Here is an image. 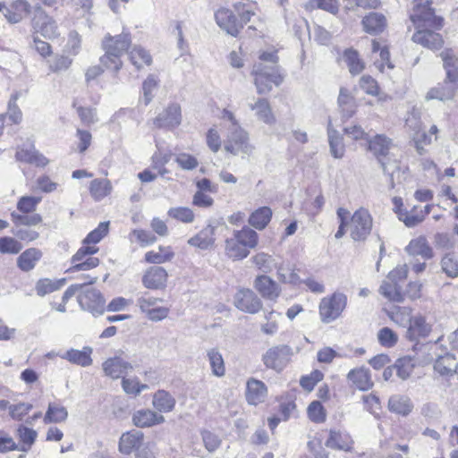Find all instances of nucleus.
I'll return each instance as SVG.
<instances>
[{
    "label": "nucleus",
    "mask_w": 458,
    "mask_h": 458,
    "mask_svg": "<svg viewBox=\"0 0 458 458\" xmlns=\"http://www.w3.org/2000/svg\"><path fill=\"white\" fill-rule=\"evenodd\" d=\"M352 440L350 435L344 431L331 430L326 441V445L330 448L348 451L351 449Z\"/></svg>",
    "instance_id": "nucleus-30"
},
{
    "label": "nucleus",
    "mask_w": 458,
    "mask_h": 458,
    "mask_svg": "<svg viewBox=\"0 0 458 458\" xmlns=\"http://www.w3.org/2000/svg\"><path fill=\"white\" fill-rule=\"evenodd\" d=\"M12 218L16 227H20L21 225L24 226H31L36 225L41 223L42 217L39 214H16L15 212L12 213Z\"/></svg>",
    "instance_id": "nucleus-58"
},
{
    "label": "nucleus",
    "mask_w": 458,
    "mask_h": 458,
    "mask_svg": "<svg viewBox=\"0 0 458 458\" xmlns=\"http://www.w3.org/2000/svg\"><path fill=\"white\" fill-rule=\"evenodd\" d=\"M330 153L335 158H342L344 155L345 148L342 135L328 125L327 128Z\"/></svg>",
    "instance_id": "nucleus-39"
},
{
    "label": "nucleus",
    "mask_w": 458,
    "mask_h": 458,
    "mask_svg": "<svg viewBox=\"0 0 458 458\" xmlns=\"http://www.w3.org/2000/svg\"><path fill=\"white\" fill-rule=\"evenodd\" d=\"M412 40L432 50L439 49L444 43L440 34L429 30H418L413 34Z\"/></svg>",
    "instance_id": "nucleus-24"
},
{
    "label": "nucleus",
    "mask_w": 458,
    "mask_h": 458,
    "mask_svg": "<svg viewBox=\"0 0 458 458\" xmlns=\"http://www.w3.org/2000/svg\"><path fill=\"white\" fill-rule=\"evenodd\" d=\"M271 217L272 210L268 207H262L258 208L250 215L249 223L254 228L262 230L270 222Z\"/></svg>",
    "instance_id": "nucleus-41"
},
{
    "label": "nucleus",
    "mask_w": 458,
    "mask_h": 458,
    "mask_svg": "<svg viewBox=\"0 0 458 458\" xmlns=\"http://www.w3.org/2000/svg\"><path fill=\"white\" fill-rule=\"evenodd\" d=\"M151 403L158 413H169L174 410L176 400L169 392L160 389L153 394Z\"/></svg>",
    "instance_id": "nucleus-21"
},
{
    "label": "nucleus",
    "mask_w": 458,
    "mask_h": 458,
    "mask_svg": "<svg viewBox=\"0 0 458 458\" xmlns=\"http://www.w3.org/2000/svg\"><path fill=\"white\" fill-rule=\"evenodd\" d=\"M225 250L226 256L233 260L243 259L250 254V250L241 245L233 236L225 240Z\"/></svg>",
    "instance_id": "nucleus-40"
},
{
    "label": "nucleus",
    "mask_w": 458,
    "mask_h": 458,
    "mask_svg": "<svg viewBox=\"0 0 458 458\" xmlns=\"http://www.w3.org/2000/svg\"><path fill=\"white\" fill-rule=\"evenodd\" d=\"M121 385L123 392L132 397H137L141 392L148 389V386L141 383L136 377L123 376L122 377Z\"/></svg>",
    "instance_id": "nucleus-38"
},
{
    "label": "nucleus",
    "mask_w": 458,
    "mask_h": 458,
    "mask_svg": "<svg viewBox=\"0 0 458 458\" xmlns=\"http://www.w3.org/2000/svg\"><path fill=\"white\" fill-rule=\"evenodd\" d=\"M411 20L414 24L418 23V28L421 26H428L436 29L442 27V18L435 15L433 10L429 7H418L414 10L413 13L411 14Z\"/></svg>",
    "instance_id": "nucleus-15"
},
{
    "label": "nucleus",
    "mask_w": 458,
    "mask_h": 458,
    "mask_svg": "<svg viewBox=\"0 0 458 458\" xmlns=\"http://www.w3.org/2000/svg\"><path fill=\"white\" fill-rule=\"evenodd\" d=\"M391 144V140L381 134L376 135L369 141V148L377 157L384 172H386L385 158L389 153Z\"/></svg>",
    "instance_id": "nucleus-18"
},
{
    "label": "nucleus",
    "mask_w": 458,
    "mask_h": 458,
    "mask_svg": "<svg viewBox=\"0 0 458 458\" xmlns=\"http://www.w3.org/2000/svg\"><path fill=\"white\" fill-rule=\"evenodd\" d=\"M267 386L266 384L254 377L246 382L245 398L250 405L257 406L263 403L267 397Z\"/></svg>",
    "instance_id": "nucleus-11"
},
{
    "label": "nucleus",
    "mask_w": 458,
    "mask_h": 458,
    "mask_svg": "<svg viewBox=\"0 0 458 458\" xmlns=\"http://www.w3.org/2000/svg\"><path fill=\"white\" fill-rule=\"evenodd\" d=\"M338 106L344 117H352L356 109L355 98L348 89L342 88L338 97Z\"/></svg>",
    "instance_id": "nucleus-37"
},
{
    "label": "nucleus",
    "mask_w": 458,
    "mask_h": 458,
    "mask_svg": "<svg viewBox=\"0 0 458 458\" xmlns=\"http://www.w3.org/2000/svg\"><path fill=\"white\" fill-rule=\"evenodd\" d=\"M361 24L367 33L376 35L383 32L386 29V18L382 13L373 12L362 19Z\"/></svg>",
    "instance_id": "nucleus-27"
},
{
    "label": "nucleus",
    "mask_w": 458,
    "mask_h": 458,
    "mask_svg": "<svg viewBox=\"0 0 458 458\" xmlns=\"http://www.w3.org/2000/svg\"><path fill=\"white\" fill-rule=\"evenodd\" d=\"M92 352L93 350L91 347L84 346L81 350L70 349L64 353H62L60 357L72 364L81 367H89L93 362L91 358Z\"/></svg>",
    "instance_id": "nucleus-23"
},
{
    "label": "nucleus",
    "mask_w": 458,
    "mask_h": 458,
    "mask_svg": "<svg viewBox=\"0 0 458 458\" xmlns=\"http://www.w3.org/2000/svg\"><path fill=\"white\" fill-rule=\"evenodd\" d=\"M347 379L352 386L360 391H367L373 386L370 373L366 368H356L349 371Z\"/></svg>",
    "instance_id": "nucleus-20"
},
{
    "label": "nucleus",
    "mask_w": 458,
    "mask_h": 458,
    "mask_svg": "<svg viewBox=\"0 0 458 458\" xmlns=\"http://www.w3.org/2000/svg\"><path fill=\"white\" fill-rule=\"evenodd\" d=\"M413 408V404L409 397L403 395H393L388 401V409L390 411L402 415H409Z\"/></svg>",
    "instance_id": "nucleus-32"
},
{
    "label": "nucleus",
    "mask_w": 458,
    "mask_h": 458,
    "mask_svg": "<svg viewBox=\"0 0 458 458\" xmlns=\"http://www.w3.org/2000/svg\"><path fill=\"white\" fill-rule=\"evenodd\" d=\"M248 106L255 112L258 120L267 125H273L276 123V117L272 112L271 106L266 98H258L255 103H249Z\"/></svg>",
    "instance_id": "nucleus-25"
},
{
    "label": "nucleus",
    "mask_w": 458,
    "mask_h": 458,
    "mask_svg": "<svg viewBox=\"0 0 458 458\" xmlns=\"http://www.w3.org/2000/svg\"><path fill=\"white\" fill-rule=\"evenodd\" d=\"M235 306L243 312L255 314L262 307L260 299L250 289L240 290L234 297Z\"/></svg>",
    "instance_id": "nucleus-9"
},
{
    "label": "nucleus",
    "mask_w": 458,
    "mask_h": 458,
    "mask_svg": "<svg viewBox=\"0 0 458 458\" xmlns=\"http://www.w3.org/2000/svg\"><path fill=\"white\" fill-rule=\"evenodd\" d=\"M455 359L450 354L440 357L434 364L435 371L444 377L453 376L455 373Z\"/></svg>",
    "instance_id": "nucleus-42"
},
{
    "label": "nucleus",
    "mask_w": 458,
    "mask_h": 458,
    "mask_svg": "<svg viewBox=\"0 0 458 458\" xmlns=\"http://www.w3.org/2000/svg\"><path fill=\"white\" fill-rule=\"evenodd\" d=\"M215 19L217 25L232 36H237L242 23L239 22L233 12L227 8H220L215 13Z\"/></svg>",
    "instance_id": "nucleus-13"
},
{
    "label": "nucleus",
    "mask_w": 458,
    "mask_h": 458,
    "mask_svg": "<svg viewBox=\"0 0 458 458\" xmlns=\"http://www.w3.org/2000/svg\"><path fill=\"white\" fill-rule=\"evenodd\" d=\"M215 240V227L208 225L196 235L190 238L188 244L201 250H208L214 245Z\"/></svg>",
    "instance_id": "nucleus-28"
},
{
    "label": "nucleus",
    "mask_w": 458,
    "mask_h": 458,
    "mask_svg": "<svg viewBox=\"0 0 458 458\" xmlns=\"http://www.w3.org/2000/svg\"><path fill=\"white\" fill-rule=\"evenodd\" d=\"M402 220L407 227H414L423 221V215L420 212V207L414 206L410 211L401 214Z\"/></svg>",
    "instance_id": "nucleus-62"
},
{
    "label": "nucleus",
    "mask_w": 458,
    "mask_h": 458,
    "mask_svg": "<svg viewBox=\"0 0 458 458\" xmlns=\"http://www.w3.org/2000/svg\"><path fill=\"white\" fill-rule=\"evenodd\" d=\"M458 89V85L449 81L448 84V90L447 91H442L443 87H435L432 88L427 93L425 98L426 100H432V99H438L441 101L451 99L455 90Z\"/></svg>",
    "instance_id": "nucleus-53"
},
{
    "label": "nucleus",
    "mask_w": 458,
    "mask_h": 458,
    "mask_svg": "<svg viewBox=\"0 0 458 458\" xmlns=\"http://www.w3.org/2000/svg\"><path fill=\"white\" fill-rule=\"evenodd\" d=\"M130 58L137 69L144 65H149L152 62L150 55L141 47H134L130 52Z\"/></svg>",
    "instance_id": "nucleus-54"
},
{
    "label": "nucleus",
    "mask_w": 458,
    "mask_h": 458,
    "mask_svg": "<svg viewBox=\"0 0 458 458\" xmlns=\"http://www.w3.org/2000/svg\"><path fill=\"white\" fill-rule=\"evenodd\" d=\"M344 59L348 66L349 72L352 75L360 73L365 68V64L360 58L358 52L353 49L345 50Z\"/></svg>",
    "instance_id": "nucleus-45"
},
{
    "label": "nucleus",
    "mask_w": 458,
    "mask_h": 458,
    "mask_svg": "<svg viewBox=\"0 0 458 458\" xmlns=\"http://www.w3.org/2000/svg\"><path fill=\"white\" fill-rule=\"evenodd\" d=\"M200 437L203 445L208 453H215L222 445L221 437L211 430L202 429Z\"/></svg>",
    "instance_id": "nucleus-51"
},
{
    "label": "nucleus",
    "mask_w": 458,
    "mask_h": 458,
    "mask_svg": "<svg viewBox=\"0 0 458 458\" xmlns=\"http://www.w3.org/2000/svg\"><path fill=\"white\" fill-rule=\"evenodd\" d=\"M251 74L259 94L269 92L273 86H279L283 82L278 65H267L257 63L253 65Z\"/></svg>",
    "instance_id": "nucleus-2"
},
{
    "label": "nucleus",
    "mask_w": 458,
    "mask_h": 458,
    "mask_svg": "<svg viewBox=\"0 0 458 458\" xmlns=\"http://www.w3.org/2000/svg\"><path fill=\"white\" fill-rule=\"evenodd\" d=\"M431 328V323L428 322L425 317H408L406 335L410 340H417L428 335Z\"/></svg>",
    "instance_id": "nucleus-19"
},
{
    "label": "nucleus",
    "mask_w": 458,
    "mask_h": 458,
    "mask_svg": "<svg viewBox=\"0 0 458 458\" xmlns=\"http://www.w3.org/2000/svg\"><path fill=\"white\" fill-rule=\"evenodd\" d=\"M163 301L156 299H143L140 301V310L148 315H165L169 310L168 308L161 305Z\"/></svg>",
    "instance_id": "nucleus-46"
},
{
    "label": "nucleus",
    "mask_w": 458,
    "mask_h": 458,
    "mask_svg": "<svg viewBox=\"0 0 458 458\" xmlns=\"http://www.w3.org/2000/svg\"><path fill=\"white\" fill-rule=\"evenodd\" d=\"M307 413L309 419L316 423H322L327 418L326 410L318 401H313L310 403Z\"/></svg>",
    "instance_id": "nucleus-57"
},
{
    "label": "nucleus",
    "mask_w": 458,
    "mask_h": 458,
    "mask_svg": "<svg viewBox=\"0 0 458 458\" xmlns=\"http://www.w3.org/2000/svg\"><path fill=\"white\" fill-rule=\"evenodd\" d=\"M442 270L449 277L458 276V259L454 254H446L441 260Z\"/></svg>",
    "instance_id": "nucleus-60"
},
{
    "label": "nucleus",
    "mask_w": 458,
    "mask_h": 458,
    "mask_svg": "<svg viewBox=\"0 0 458 458\" xmlns=\"http://www.w3.org/2000/svg\"><path fill=\"white\" fill-rule=\"evenodd\" d=\"M174 255L171 247L160 246L158 250L148 251L145 254V260L148 263L161 264L170 261L174 258Z\"/></svg>",
    "instance_id": "nucleus-48"
},
{
    "label": "nucleus",
    "mask_w": 458,
    "mask_h": 458,
    "mask_svg": "<svg viewBox=\"0 0 458 458\" xmlns=\"http://www.w3.org/2000/svg\"><path fill=\"white\" fill-rule=\"evenodd\" d=\"M182 123L181 106L178 104H171L163 110L155 119L154 124L158 128L174 129Z\"/></svg>",
    "instance_id": "nucleus-12"
},
{
    "label": "nucleus",
    "mask_w": 458,
    "mask_h": 458,
    "mask_svg": "<svg viewBox=\"0 0 458 458\" xmlns=\"http://www.w3.org/2000/svg\"><path fill=\"white\" fill-rule=\"evenodd\" d=\"M347 305V296L341 292L324 297L319 302L320 315H341Z\"/></svg>",
    "instance_id": "nucleus-7"
},
{
    "label": "nucleus",
    "mask_w": 458,
    "mask_h": 458,
    "mask_svg": "<svg viewBox=\"0 0 458 458\" xmlns=\"http://www.w3.org/2000/svg\"><path fill=\"white\" fill-rule=\"evenodd\" d=\"M113 187L111 182L107 179H94L89 184V192L96 201H100L110 195Z\"/></svg>",
    "instance_id": "nucleus-34"
},
{
    "label": "nucleus",
    "mask_w": 458,
    "mask_h": 458,
    "mask_svg": "<svg viewBox=\"0 0 458 458\" xmlns=\"http://www.w3.org/2000/svg\"><path fill=\"white\" fill-rule=\"evenodd\" d=\"M22 249V245L14 238H0V252L3 254H17Z\"/></svg>",
    "instance_id": "nucleus-61"
},
{
    "label": "nucleus",
    "mask_w": 458,
    "mask_h": 458,
    "mask_svg": "<svg viewBox=\"0 0 458 458\" xmlns=\"http://www.w3.org/2000/svg\"><path fill=\"white\" fill-rule=\"evenodd\" d=\"M293 355V352L290 346L278 345L269 348L263 355L262 360L267 368L281 372L290 363Z\"/></svg>",
    "instance_id": "nucleus-5"
},
{
    "label": "nucleus",
    "mask_w": 458,
    "mask_h": 458,
    "mask_svg": "<svg viewBox=\"0 0 458 458\" xmlns=\"http://www.w3.org/2000/svg\"><path fill=\"white\" fill-rule=\"evenodd\" d=\"M254 264L264 273H269L277 267L276 259L264 252H259L253 257Z\"/></svg>",
    "instance_id": "nucleus-55"
},
{
    "label": "nucleus",
    "mask_w": 458,
    "mask_h": 458,
    "mask_svg": "<svg viewBox=\"0 0 458 458\" xmlns=\"http://www.w3.org/2000/svg\"><path fill=\"white\" fill-rule=\"evenodd\" d=\"M372 229V217L369 210L360 208L356 210L349 223L350 235L353 241H364L370 234Z\"/></svg>",
    "instance_id": "nucleus-4"
},
{
    "label": "nucleus",
    "mask_w": 458,
    "mask_h": 458,
    "mask_svg": "<svg viewBox=\"0 0 458 458\" xmlns=\"http://www.w3.org/2000/svg\"><path fill=\"white\" fill-rule=\"evenodd\" d=\"M413 360L410 357H403L399 360L394 364V369H396L397 376L402 379H407L412 373L414 369Z\"/></svg>",
    "instance_id": "nucleus-56"
},
{
    "label": "nucleus",
    "mask_w": 458,
    "mask_h": 458,
    "mask_svg": "<svg viewBox=\"0 0 458 458\" xmlns=\"http://www.w3.org/2000/svg\"><path fill=\"white\" fill-rule=\"evenodd\" d=\"M109 222H102L98 226L91 231L83 240V243L89 245L99 242L108 233Z\"/></svg>",
    "instance_id": "nucleus-59"
},
{
    "label": "nucleus",
    "mask_w": 458,
    "mask_h": 458,
    "mask_svg": "<svg viewBox=\"0 0 458 458\" xmlns=\"http://www.w3.org/2000/svg\"><path fill=\"white\" fill-rule=\"evenodd\" d=\"M96 281H97V277H94L89 282L85 283V284H95ZM83 285H84V284H72L71 286H69L66 289V291L64 293L60 302H56V301L52 302L53 308L58 312H62V313L66 312L67 311L65 309L66 302L68 301V300H70L72 297H73L75 295V293L82 288Z\"/></svg>",
    "instance_id": "nucleus-47"
},
{
    "label": "nucleus",
    "mask_w": 458,
    "mask_h": 458,
    "mask_svg": "<svg viewBox=\"0 0 458 458\" xmlns=\"http://www.w3.org/2000/svg\"><path fill=\"white\" fill-rule=\"evenodd\" d=\"M131 422L139 428H148L162 425L165 422V418L155 410L141 408L132 413Z\"/></svg>",
    "instance_id": "nucleus-6"
},
{
    "label": "nucleus",
    "mask_w": 458,
    "mask_h": 458,
    "mask_svg": "<svg viewBox=\"0 0 458 458\" xmlns=\"http://www.w3.org/2000/svg\"><path fill=\"white\" fill-rule=\"evenodd\" d=\"M68 418L67 409L56 403H50L44 416V422L50 423H62Z\"/></svg>",
    "instance_id": "nucleus-35"
},
{
    "label": "nucleus",
    "mask_w": 458,
    "mask_h": 458,
    "mask_svg": "<svg viewBox=\"0 0 458 458\" xmlns=\"http://www.w3.org/2000/svg\"><path fill=\"white\" fill-rule=\"evenodd\" d=\"M233 236L248 250L254 249L258 245V233L248 226H243L241 230L233 231Z\"/></svg>",
    "instance_id": "nucleus-33"
},
{
    "label": "nucleus",
    "mask_w": 458,
    "mask_h": 458,
    "mask_svg": "<svg viewBox=\"0 0 458 458\" xmlns=\"http://www.w3.org/2000/svg\"><path fill=\"white\" fill-rule=\"evenodd\" d=\"M131 369V364L119 356L108 358L102 363L105 375L113 379L123 377Z\"/></svg>",
    "instance_id": "nucleus-14"
},
{
    "label": "nucleus",
    "mask_w": 458,
    "mask_h": 458,
    "mask_svg": "<svg viewBox=\"0 0 458 458\" xmlns=\"http://www.w3.org/2000/svg\"><path fill=\"white\" fill-rule=\"evenodd\" d=\"M305 8L308 11L321 9L332 14H336L339 11L338 0H310L306 3Z\"/></svg>",
    "instance_id": "nucleus-50"
},
{
    "label": "nucleus",
    "mask_w": 458,
    "mask_h": 458,
    "mask_svg": "<svg viewBox=\"0 0 458 458\" xmlns=\"http://www.w3.org/2000/svg\"><path fill=\"white\" fill-rule=\"evenodd\" d=\"M32 24L35 30L46 38H55L59 35L55 21L40 7L35 10Z\"/></svg>",
    "instance_id": "nucleus-8"
},
{
    "label": "nucleus",
    "mask_w": 458,
    "mask_h": 458,
    "mask_svg": "<svg viewBox=\"0 0 458 458\" xmlns=\"http://www.w3.org/2000/svg\"><path fill=\"white\" fill-rule=\"evenodd\" d=\"M276 269L277 270V277L282 283L297 284L301 282L300 276L290 263L282 262L277 265Z\"/></svg>",
    "instance_id": "nucleus-44"
},
{
    "label": "nucleus",
    "mask_w": 458,
    "mask_h": 458,
    "mask_svg": "<svg viewBox=\"0 0 458 458\" xmlns=\"http://www.w3.org/2000/svg\"><path fill=\"white\" fill-rule=\"evenodd\" d=\"M169 216L182 223H191L194 220V213L189 208H172L168 210Z\"/></svg>",
    "instance_id": "nucleus-63"
},
{
    "label": "nucleus",
    "mask_w": 458,
    "mask_h": 458,
    "mask_svg": "<svg viewBox=\"0 0 458 458\" xmlns=\"http://www.w3.org/2000/svg\"><path fill=\"white\" fill-rule=\"evenodd\" d=\"M212 374L217 377L225 375V365L222 354L216 349H210L207 353Z\"/></svg>",
    "instance_id": "nucleus-43"
},
{
    "label": "nucleus",
    "mask_w": 458,
    "mask_h": 458,
    "mask_svg": "<svg viewBox=\"0 0 458 458\" xmlns=\"http://www.w3.org/2000/svg\"><path fill=\"white\" fill-rule=\"evenodd\" d=\"M449 81L458 85V57L453 49H445L440 54Z\"/></svg>",
    "instance_id": "nucleus-29"
},
{
    "label": "nucleus",
    "mask_w": 458,
    "mask_h": 458,
    "mask_svg": "<svg viewBox=\"0 0 458 458\" xmlns=\"http://www.w3.org/2000/svg\"><path fill=\"white\" fill-rule=\"evenodd\" d=\"M255 289L262 297L275 301L281 293V287L271 277L266 275L259 276L254 281Z\"/></svg>",
    "instance_id": "nucleus-17"
},
{
    "label": "nucleus",
    "mask_w": 458,
    "mask_h": 458,
    "mask_svg": "<svg viewBox=\"0 0 458 458\" xmlns=\"http://www.w3.org/2000/svg\"><path fill=\"white\" fill-rule=\"evenodd\" d=\"M379 293L389 301L401 302L403 301V295L398 284L391 281L385 280L379 287Z\"/></svg>",
    "instance_id": "nucleus-49"
},
{
    "label": "nucleus",
    "mask_w": 458,
    "mask_h": 458,
    "mask_svg": "<svg viewBox=\"0 0 458 458\" xmlns=\"http://www.w3.org/2000/svg\"><path fill=\"white\" fill-rule=\"evenodd\" d=\"M405 251L411 257L420 256L427 260L434 256V252L425 236H419L412 239L405 248Z\"/></svg>",
    "instance_id": "nucleus-22"
},
{
    "label": "nucleus",
    "mask_w": 458,
    "mask_h": 458,
    "mask_svg": "<svg viewBox=\"0 0 458 458\" xmlns=\"http://www.w3.org/2000/svg\"><path fill=\"white\" fill-rule=\"evenodd\" d=\"M131 42V37L127 33L114 37L106 35L102 41L105 54L100 57L101 64L108 70L118 72L123 64L121 56L128 50Z\"/></svg>",
    "instance_id": "nucleus-1"
},
{
    "label": "nucleus",
    "mask_w": 458,
    "mask_h": 458,
    "mask_svg": "<svg viewBox=\"0 0 458 458\" xmlns=\"http://www.w3.org/2000/svg\"><path fill=\"white\" fill-rule=\"evenodd\" d=\"M167 279V273L161 267H151L148 269L142 278L143 284L149 289H157L165 286Z\"/></svg>",
    "instance_id": "nucleus-26"
},
{
    "label": "nucleus",
    "mask_w": 458,
    "mask_h": 458,
    "mask_svg": "<svg viewBox=\"0 0 458 458\" xmlns=\"http://www.w3.org/2000/svg\"><path fill=\"white\" fill-rule=\"evenodd\" d=\"M77 301L84 311L103 313L106 310L105 299L96 289H90L80 294Z\"/></svg>",
    "instance_id": "nucleus-10"
},
{
    "label": "nucleus",
    "mask_w": 458,
    "mask_h": 458,
    "mask_svg": "<svg viewBox=\"0 0 458 458\" xmlns=\"http://www.w3.org/2000/svg\"><path fill=\"white\" fill-rule=\"evenodd\" d=\"M72 64V59L66 55H56L49 62V69L53 72L66 71Z\"/></svg>",
    "instance_id": "nucleus-64"
},
{
    "label": "nucleus",
    "mask_w": 458,
    "mask_h": 458,
    "mask_svg": "<svg viewBox=\"0 0 458 458\" xmlns=\"http://www.w3.org/2000/svg\"><path fill=\"white\" fill-rule=\"evenodd\" d=\"M65 279H49V278H41L39 279L35 285L36 293L43 297L47 294L54 293L59 289H61L64 284Z\"/></svg>",
    "instance_id": "nucleus-36"
},
{
    "label": "nucleus",
    "mask_w": 458,
    "mask_h": 458,
    "mask_svg": "<svg viewBox=\"0 0 458 458\" xmlns=\"http://www.w3.org/2000/svg\"><path fill=\"white\" fill-rule=\"evenodd\" d=\"M42 257V252L36 248L23 251L17 259V266L24 272L32 270Z\"/></svg>",
    "instance_id": "nucleus-31"
},
{
    "label": "nucleus",
    "mask_w": 458,
    "mask_h": 458,
    "mask_svg": "<svg viewBox=\"0 0 458 458\" xmlns=\"http://www.w3.org/2000/svg\"><path fill=\"white\" fill-rule=\"evenodd\" d=\"M253 147L249 142V133L242 127L228 128L226 140L225 141V150L238 156L241 154L250 155L253 151Z\"/></svg>",
    "instance_id": "nucleus-3"
},
{
    "label": "nucleus",
    "mask_w": 458,
    "mask_h": 458,
    "mask_svg": "<svg viewBox=\"0 0 458 458\" xmlns=\"http://www.w3.org/2000/svg\"><path fill=\"white\" fill-rule=\"evenodd\" d=\"M144 434L138 430L127 431L120 437L118 450L121 454L129 455L136 452L143 443Z\"/></svg>",
    "instance_id": "nucleus-16"
},
{
    "label": "nucleus",
    "mask_w": 458,
    "mask_h": 458,
    "mask_svg": "<svg viewBox=\"0 0 458 458\" xmlns=\"http://www.w3.org/2000/svg\"><path fill=\"white\" fill-rule=\"evenodd\" d=\"M17 432L19 439L21 442L19 450L28 452L38 437L37 431L25 426H20Z\"/></svg>",
    "instance_id": "nucleus-52"
}]
</instances>
